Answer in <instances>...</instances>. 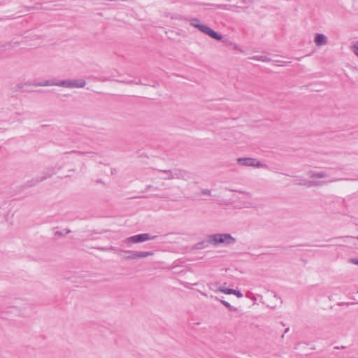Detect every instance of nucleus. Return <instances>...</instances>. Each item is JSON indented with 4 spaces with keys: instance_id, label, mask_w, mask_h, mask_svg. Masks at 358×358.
<instances>
[{
    "instance_id": "1",
    "label": "nucleus",
    "mask_w": 358,
    "mask_h": 358,
    "mask_svg": "<svg viewBox=\"0 0 358 358\" xmlns=\"http://www.w3.org/2000/svg\"><path fill=\"white\" fill-rule=\"evenodd\" d=\"M34 85L36 87L59 86L68 89L83 88L86 85V81L82 78L66 79L58 81H55L53 80H46L42 83H36Z\"/></svg>"
},
{
    "instance_id": "2",
    "label": "nucleus",
    "mask_w": 358,
    "mask_h": 358,
    "mask_svg": "<svg viewBox=\"0 0 358 358\" xmlns=\"http://www.w3.org/2000/svg\"><path fill=\"white\" fill-rule=\"evenodd\" d=\"M208 243L213 245H229L236 243V238L229 234H213L208 236Z\"/></svg>"
},
{
    "instance_id": "3",
    "label": "nucleus",
    "mask_w": 358,
    "mask_h": 358,
    "mask_svg": "<svg viewBox=\"0 0 358 358\" xmlns=\"http://www.w3.org/2000/svg\"><path fill=\"white\" fill-rule=\"evenodd\" d=\"M189 24L192 27H194L196 28L198 30H199L201 32L207 34L212 38H214L217 41H220L222 38V36L215 32L214 30H213L209 27L203 24L200 22L198 18H192L189 20Z\"/></svg>"
},
{
    "instance_id": "4",
    "label": "nucleus",
    "mask_w": 358,
    "mask_h": 358,
    "mask_svg": "<svg viewBox=\"0 0 358 358\" xmlns=\"http://www.w3.org/2000/svg\"><path fill=\"white\" fill-rule=\"evenodd\" d=\"M235 191L241 194V196L238 198V200L243 208H255L257 206L256 199L253 196L251 192L241 190Z\"/></svg>"
},
{
    "instance_id": "5",
    "label": "nucleus",
    "mask_w": 358,
    "mask_h": 358,
    "mask_svg": "<svg viewBox=\"0 0 358 358\" xmlns=\"http://www.w3.org/2000/svg\"><path fill=\"white\" fill-rule=\"evenodd\" d=\"M74 160L75 159L69 155L62 157L57 163V169L61 170L66 168L69 171L75 172L76 168L75 166L73 165Z\"/></svg>"
},
{
    "instance_id": "6",
    "label": "nucleus",
    "mask_w": 358,
    "mask_h": 358,
    "mask_svg": "<svg viewBox=\"0 0 358 358\" xmlns=\"http://www.w3.org/2000/svg\"><path fill=\"white\" fill-rule=\"evenodd\" d=\"M155 238V236H151L149 234H141L128 237L123 242L126 244L138 243L152 240Z\"/></svg>"
},
{
    "instance_id": "7",
    "label": "nucleus",
    "mask_w": 358,
    "mask_h": 358,
    "mask_svg": "<svg viewBox=\"0 0 358 358\" xmlns=\"http://www.w3.org/2000/svg\"><path fill=\"white\" fill-rule=\"evenodd\" d=\"M237 162L238 164L243 166H252L257 168L264 166V165L259 161H258L257 159L250 157L238 158Z\"/></svg>"
},
{
    "instance_id": "8",
    "label": "nucleus",
    "mask_w": 358,
    "mask_h": 358,
    "mask_svg": "<svg viewBox=\"0 0 358 358\" xmlns=\"http://www.w3.org/2000/svg\"><path fill=\"white\" fill-rule=\"evenodd\" d=\"M314 43L317 47L325 45L328 43V38L323 34H316L314 37Z\"/></svg>"
},
{
    "instance_id": "9",
    "label": "nucleus",
    "mask_w": 358,
    "mask_h": 358,
    "mask_svg": "<svg viewBox=\"0 0 358 358\" xmlns=\"http://www.w3.org/2000/svg\"><path fill=\"white\" fill-rule=\"evenodd\" d=\"M159 173L162 174L160 178L163 180H173L178 176L176 174V170H159Z\"/></svg>"
},
{
    "instance_id": "10",
    "label": "nucleus",
    "mask_w": 358,
    "mask_h": 358,
    "mask_svg": "<svg viewBox=\"0 0 358 358\" xmlns=\"http://www.w3.org/2000/svg\"><path fill=\"white\" fill-rule=\"evenodd\" d=\"M296 184H297L299 185L306 186V187H313V186H316V185H320V182H316L308 180H306V179L299 180L297 182H296Z\"/></svg>"
},
{
    "instance_id": "11",
    "label": "nucleus",
    "mask_w": 358,
    "mask_h": 358,
    "mask_svg": "<svg viewBox=\"0 0 358 358\" xmlns=\"http://www.w3.org/2000/svg\"><path fill=\"white\" fill-rule=\"evenodd\" d=\"M308 175L311 178H324L328 176L324 171H310Z\"/></svg>"
},
{
    "instance_id": "12",
    "label": "nucleus",
    "mask_w": 358,
    "mask_h": 358,
    "mask_svg": "<svg viewBox=\"0 0 358 358\" xmlns=\"http://www.w3.org/2000/svg\"><path fill=\"white\" fill-rule=\"evenodd\" d=\"M176 174L178 177H176L175 179L187 180V178L189 177L188 173L182 170H176Z\"/></svg>"
},
{
    "instance_id": "13",
    "label": "nucleus",
    "mask_w": 358,
    "mask_h": 358,
    "mask_svg": "<svg viewBox=\"0 0 358 358\" xmlns=\"http://www.w3.org/2000/svg\"><path fill=\"white\" fill-rule=\"evenodd\" d=\"M57 173V170L55 168L48 169L47 172L44 173V176L41 178L40 181L44 180L48 178H50L54 174Z\"/></svg>"
},
{
    "instance_id": "14",
    "label": "nucleus",
    "mask_w": 358,
    "mask_h": 358,
    "mask_svg": "<svg viewBox=\"0 0 358 358\" xmlns=\"http://www.w3.org/2000/svg\"><path fill=\"white\" fill-rule=\"evenodd\" d=\"M124 252L130 253V255L125 257L127 260H133L138 259V252H131V251H125Z\"/></svg>"
},
{
    "instance_id": "15",
    "label": "nucleus",
    "mask_w": 358,
    "mask_h": 358,
    "mask_svg": "<svg viewBox=\"0 0 358 358\" xmlns=\"http://www.w3.org/2000/svg\"><path fill=\"white\" fill-rule=\"evenodd\" d=\"M208 245H210V244L208 243V237H207L206 241H201V242L196 243L195 245V248H196V249H202V248H205L208 247Z\"/></svg>"
},
{
    "instance_id": "16",
    "label": "nucleus",
    "mask_w": 358,
    "mask_h": 358,
    "mask_svg": "<svg viewBox=\"0 0 358 358\" xmlns=\"http://www.w3.org/2000/svg\"><path fill=\"white\" fill-rule=\"evenodd\" d=\"M153 252H138V258H145L149 256H152Z\"/></svg>"
},
{
    "instance_id": "17",
    "label": "nucleus",
    "mask_w": 358,
    "mask_h": 358,
    "mask_svg": "<svg viewBox=\"0 0 358 358\" xmlns=\"http://www.w3.org/2000/svg\"><path fill=\"white\" fill-rule=\"evenodd\" d=\"M217 291L222 292L224 294H231L234 292L233 289L224 288L222 287H220L218 288V289L216 290L215 292H217Z\"/></svg>"
},
{
    "instance_id": "18",
    "label": "nucleus",
    "mask_w": 358,
    "mask_h": 358,
    "mask_svg": "<svg viewBox=\"0 0 358 358\" xmlns=\"http://www.w3.org/2000/svg\"><path fill=\"white\" fill-rule=\"evenodd\" d=\"M351 50L358 57V41H355L351 46Z\"/></svg>"
},
{
    "instance_id": "19",
    "label": "nucleus",
    "mask_w": 358,
    "mask_h": 358,
    "mask_svg": "<svg viewBox=\"0 0 358 358\" xmlns=\"http://www.w3.org/2000/svg\"><path fill=\"white\" fill-rule=\"evenodd\" d=\"M220 302L227 308H229L230 310H236V308L232 307L230 303L224 300H220Z\"/></svg>"
},
{
    "instance_id": "20",
    "label": "nucleus",
    "mask_w": 358,
    "mask_h": 358,
    "mask_svg": "<svg viewBox=\"0 0 358 358\" xmlns=\"http://www.w3.org/2000/svg\"><path fill=\"white\" fill-rule=\"evenodd\" d=\"M233 293L231 294L236 295L238 298H241L243 296L242 293L239 290L233 289Z\"/></svg>"
},
{
    "instance_id": "21",
    "label": "nucleus",
    "mask_w": 358,
    "mask_h": 358,
    "mask_svg": "<svg viewBox=\"0 0 358 358\" xmlns=\"http://www.w3.org/2000/svg\"><path fill=\"white\" fill-rule=\"evenodd\" d=\"M201 194L203 195L210 196L211 194V191L208 189H204L201 190Z\"/></svg>"
},
{
    "instance_id": "22",
    "label": "nucleus",
    "mask_w": 358,
    "mask_h": 358,
    "mask_svg": "<svg viewBox=\"0 0 358 358\" xmlns=\"http://www.w3.org/2000/svg\"><path fill=\"white\" fill-rule=\"evenodd\" d=\"M351 262H352V264H355V265H358V259H352L351 260Z\"/></svg>"
},
{
    "instance_id": "23",
    "label": "nucleus",
    "mask_w": 358,
    "mask_h": 358,
    "mask_svg": "<svg viewBox=\"0 0 358 358\" xmlns=\"http://www.w3.org/2000/svg\"><path fill=\"white\" fill-rule=\"evenodd\" d=\"M96 183L104 184L103 181L101 179L96 180Z\"/></svg>"
},
{
    "instance_id": "24",
    "label": "nucleus",
    "mask_w": 358,
    "mask_h": 358,
    "mask_svg": "<svg viewBox=\"0 0 358 358\" xmlns=\"http://www.w3.org/2000/svg\"><path fill=\"white\" fill-rule=\"evenodd\" d=\"M83 155H90V153L89 152H85V153H82Z\"/></svg>"
},
{
    "instance_id": "25",
    "label": "nucleus",
    "mask_w": 358,
    "mask_h": 358,
    "mask_svg": "<svg viewBox=\"0 0 358 358\" xmlns=\"http://www.w3.org/2000/svg\"><path fill=\"white\" fill-rule=\"evenodd\" d=\"M259 59H261V60H262V61H265V59H263V57H261L259 58Z\"/></svg>"
},
{
    "instance_id": "26",
    "label": "nucleus",
    "mask_w": 358,
    "mask_h": 358,
    "mask_svg": "<svg viewBox=\"0 0 358 358\" xmlns=\"http://www.w3.org/2000/svg\"><path fill=\"white\" fill-rule=\"evenodd\" d=\"M110 250H115V248H114L113 247H111V248H110Z\"/></svg>"
},
{
    "instance_id": "27",
    "label": "nucleus",
    "mask_w": 358,
    "mask_h": 358,
    "mask_svg": "<svg viewBox=\"0 0 358 358\" xmlns=\"http://www.w3.org/2000/svg\"><path fill=\"white\" fill-rule=\"evenodd\" d=\"M102 250L106 251V250H108V249L103 248V249H102Z\"/></svg>"
},
{
    "instance_id": "28",
    "label": "nucleus",
    "mask_w": 358,
    "mask_h": 358,
    "mask_svg": "<svg viewBox=\"0 0 358 358\" xmlns=\"http://www.w3.org/2000/svg\"><path fill=\"white\" fill-rule=\"evenodd\" d=\"M357 239H358V236H357Z\"/></svg>"
}]
</instances>
